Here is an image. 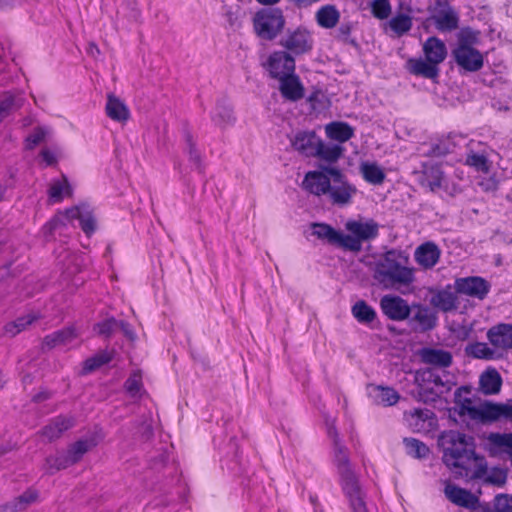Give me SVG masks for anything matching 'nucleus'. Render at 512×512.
<instances>
[{"label": "nucleus", "instance_id": "f257e3e1", "mask_svg": "<svg viewBox=\"0 0 512 512\" xmlns=\"http://www.w3.org/2000/svg\"><path fill=\"white\" fill-rule=\"evenodd\" d=\"M442 461L456 478L481 479L487 472L484 457L475 453L474 439L459 431H444L438 438Z\"/></svg>", "mask_w": 512, "mask_h": 512}, {"label": "nucleus", "instance_id": "f03ea898", "mask_svg": "<svg viewBox=\"0 0 512 512\" xmlns=\"http://www.w3.org/2000/svg\"><path fill=\"white\" fill-rule=\"evenodd\" d=\"M302 186L315 196H324L337 207L351 205L358 192L339 168L331 166H320L319 170L307 172Z\"/></svg>", "mask_w": 512, "mask_h": 512}, {"label": "nucleus", "instance_id": "7ed1b4c3", "mask_svg": "<svg viewBox=\"0 0 512 512\" xmlns=\"http://www.w3.org/2000/svg\"><path fill=\"white\" fill-rule=\"evenodd\" d=\"M409 258L401 251L391 249L375 263L373 279L387 290L403 292L415 282V268L409 267Z\"/></svg>", "mask_w": 512, "mask_h": 512}, {"label": "nucleus", "instance_id": "20e7f679", "mask_svg": "<svg viewBox=\"0 0 512 512\" xmlns=\"http://www.w3.org/2000/svg\"><path fill=\"white\" fill-rule=\"evenodd\" d=\"M334 462L340 475L342 491L348 500L351 511L369 512L365 501L366 495L351 467L348 449L341 443L340 439H336Z\"/></svg>", "mask_w": 512, "mask_h": 512}, {"label": "nucleus", "instance_id": "39448f33", "mask_svg": "<svg viewBox=\"0 0 512 512\" xmlns=\"http://www.w3.org/2000/svg\"><path fill=\"white\" fill-rule=\"evenodd\" d=\"M345 229L349 234L343 233V250L358 253L362 250L364 242L371 241L379 235V224L373 220H348Z\"/></svg>", "mask_w": 512, "mask_h": 512}, {"label": "nucleus", "instance_id": "423d86ee", "mask_svg": "<svg viewBox=\"0 0 512 512\" xmlns=\"http://www.w3.org/2000/svg\"><path fill=\"white\" fill-rule=\"evenodd\" d=\"M96 445L93 439H80L69 446L66 452L49 456L45 461V468L49 474L66 469L79 462L84 454Z\"/></svg>", "mask_w": 512, "mask_h": 512}, {"label": "nucleus", "instance_id": "0eeeda50", "mask_svg": "<svg viewBox=\"0 0 512 512\" xmlns=\"http://www.w3.org/2000/svg\"><path fill=\"white\" fill-rule=\"evenodd\" d=\"M285 26V18L278 8H266L258 11L253 18V28L258 37L274 40Z\"/></svg>", "mask_w": 512, "mask_h": 512}, {"label": "nucleus", "instance_id": "6e6552de", "mask_svg": "<svg viewBox=\"0 0 512 512\" xmlns=\"http://www.w3.org/2000/svg\"><path fill=\"white\" fill-rule=\"evenodd\" d=\"M453 410L460 417L485 424L496 421L497 404L485 401L476 405L472 399L464 398L456 401Z\"/></svg>", "mask_w": 512, "mask_h": 512}, {"label": "nucleus", "instance_id": "1a4fd4ad", "mask_svg": "<svg viewBox=\"0 0 512 512\" xmlns=\"http://www.w3.org/2000/svg\"><path fill=\"white\" fill-rule=\"evenodd\" d=\"M452 56L456 64L468 72L479 71L484 64L481 52L467 41H459L457 47L452 51Z\"/></svg>", "mask_w": 512, "mask_h": 512}, {"label": "nucleus", "instance_id": "9d476101", "mask_svg": "<svg viewBox=\"0 0 512 512\" xmlns=\"http://www.w3.org/2000/svg\"><path fill=\"white\" fill-rule=\"evenodd\" d=\"M78 219L81 229L87 236H90L96 229L95 218L86 207H72L67 209L64 214L54 217L50 222V229H57L59 225L64 224V220Z\"/></svg>", "mask_w": 512, "mask_h": 512}, {"label": "nucleus", "instance_id": "9b49d317", "mask_svg": "<svg viewBox=\"0 0 512 512\" xmlns=\"http://www.w3.org/2000/svg\"><path fill=\"white\" fill-rule=\"evenodd\" d=\"M410 309L411 314L408 321L414 331L423 333L436 327L438 321L437 313L430 307L413 303Z\"/></svg>", "mask_w": 512, "mask_h": 512}, {"label": "nucleus", "instance_id": "f8f14e48", "mask_svg": "<svg viewBox=\"0 0 512 512\" xmlns=\"http://www.w3.org/2000/svg\"><path fill=\"white\" fill-rule=\"evenodd\" d=\"M280 44L291 53L300 55L312 49L313 38L306 28L298 27L295 30H288Z\"/></svg>", "mask_w": 512, "mask_h": 512}, {"label": "nucleus", "instance_id": "ddd939ff", "mask_svg": "<svg viewBox=\"0 0 512 512\" xmlns=\"http://www.w3.org/2000/svg\"><path fill=\"white\" fill-rule=\"evenodd\" d=\"M380 308L382 313L390 320H407L411 314V306L407 300L398 296L387 294L380 299Z\"/></svg>", "mask_w": 512, "mask_h": 512}, {"label": "nucleus", "instance_id": "4468645a", "mask_svg": "<svg viewBox=\"0 0 512 512\" xmlns=\"http://www.w3.org/2000/svg\"><path fill=\"white\" fill-rule=\"evenodd\" d=\"M490 288V283L479 276L458 278L454 283V289L457 293L479 300L486 298Z\"/></svg>", "mask_w": 512, "mask_h": 512}, {"label": "nucleus", "instance_id": "2eb2a0df", "mask_svg": "<svg viewBox=\"0 0 512 512\" xmlns=\"http://www.w3.org/2000/svg\"><path fill=\"white\" fill-rule=\"evenodd\" d=\"M267 69L272 78L279 80L295 71V60L285 51H276L269 56Z\"/></svg>", "mask_w": 512, "mask_h": 512}, {"label": "nucleus", "instance_id": "dca6fc26", "mask_svg": "<svg viewBox=\"0 0 512 512\" xmlns=\"http://www.w3.org/2000/svg\"><path fill=\"white\" fill-rule=\"evenodd\" d=\"M409 427L415 432H427L431 430L437 422L435 413L430 409L415 408L404 414Z\"/></svg>", "mask_w": 512, "mask_h": 512}, {"label": "nucleus", "instance_id": "f3484780", "mask_svg": "<svg viewBox=\"0 0 512 512\" xmlns=\"http://www.w3.org/2000/svg\"><path fill=\"white\" fill-rule=\"evenodd\" d=\"M419 183L433 193L446 189V177L439 165H424Z\"/></svg>", "mask_w": 512, "mask_h": 512}, {"label": "nucleus", "instance_id": "a211bd4d", "mask_svg": "<svg viewBox=\"0 0 512 512\" xmlns=\"http://www.w3.org/2000/svg\"><path fill=\"white\" fill-rule=\"evenodd\" d=\"M441 257V250L432 241H426L414 251L415 262L424 270L432 269L437 265Z\"/></svg>", "mask_w": 512, "mask_h": 512}, {"label": "nucleus", "instance_id": "6ab92c4d", "mask_svg": "<svg viewBox=\"0 0 512 512\" xmlns=\"http://www.w3.org/2000/svg\"><path fill=\"white\" fill-rule=\"evenodd\" d=\"M453 376L445 370L436 371L435 369H422L416 373V381L432 382L443 393H447L455 385Z\"/></svg>", "mask_w": 512, "mask_h": 512}, {"label": "nucleus", "instance_id": "aec40b11", "mask_svg": "<svg viewBox=\"0 0 512 512\" xmlns=\"http://www.w3.org/2000/svg\"><path fill=\"white\" fill-rule=\"evenodd\" d=\"M279 91L288 101L296 102L304 97V86L295 71L279 79Z\"/></svg>", "mask_w": 512, "mask_h": 512}, {"label": "nucleus", "instance_id": "412c9836", "mask_svg": "<svg viewBox=\"0 0 512 512\" xmlns=\"http://www.w3.org/2000/svg\"><path fill=\"white\" fill-rule=\"evenodd\" d=\"M430 303L434 308L443 312H450L458 308V297L450 285L433 293Z\"/></svg>", "mask_w": 512, "mask_h": 512}, {"label": "nucleus", "instance_id": "4be33fe9", "mask_svg": "<svg viewBox=\"0 0 512 512\" xmlns=\"http://www.w3.org/2000/svg\"><path fill=\"white\" fill-rule=\"evenodd\" d=\"M487 337L495 348L512 349V324L501 323L491 327Z\"/></svg>", "mask_w": 512, "mask_h": 512}, {"label": "nucleus", "instance_id": "5701e85b", "mask_svg": "<svg viewBox=\"0 0 512 512\" xmlns=\"http://www.w3.org/2000/svg\"><path fill=\"white\" fill-rule=\"evenodd\" d=\"M446 497L454 504L468 508L475 509L478 504V498L470 491L457 487L452 484H447L444 489Z\"/></svg>", "mask_w": 512, "mask_h": 512}, {"label": "nucleus", "instance_id": "b1692460", "mask_svg": "<svg viewBox=\"0 0 512 512\" xmlns=\"http://www.w3.org/2000/svg\"><path fill=\"white\" fill-rule=\"evenodd\" d=\"M73 426L74 419L72 417L59 415L44 426L40 433L48 441H53L60 438L65 431Z\"/></svg>", "mask_w": 512, "mask_h": 512}, {"label": "nucleus", "instance_id": "393cba45", "mask_svg": "<svg viewBox=\"0 0 512 512\" xmlns=\"http://www.w3.org/2000/svg\"><path fill=\"white\" fill-rule=\"evenodd\" d=\"M320 138L315 132H299L292 139L291 143L295 150L304 156H314L317 151V146Z\"/></svg>", "mask_w": 512, "mask_h": 512}, {"label": "nucleus", "instance_id": "a878e982", "mask_svg": "<svg viewBox=\"0 0 512 512\" xmlns=\"http://www.w3.org/2000/svg\"><path fill=\"white\" fill-rule=\"evenodd\" d=\"M311 230L312 235L318 239L343 249V233L334 229L331 225L314 222L311 224Z\"/></svg>", "mask_w": 512, "mask_h": 512}, {"label": "nucleus", "instance_id": "bb28decb", "mask_svg": "<svg viewBox=\"0 0 512 512\" xmlns=\"http://www.w3.org/2000/svg\"><path fill=\"white\" fill-rule=\"evenodd\" d=\"M435 27L441 32H450L458 28L459 17L450 6L437 11L433 16Z\"/></svg>", "mask_w": 512, "mask_h": 512}, {"label": "nucleus", "instance_id": "cd10ccee", "mask_svg": "<svg viewBox=\"0 0 512 512\" xmlns=\"http://www.w3.org/2000/svg\"><path fill=\"white\" fill-rule=\"evenodd\" d=\"M425 58L439 65L447 55L445 43L437 37H429L423 44Z\"/></svg>", "mask_w": 512, "mask_h": 512}, {"label": "nucleus", "instance_id": "c85d7f7f", "mask_svg": "<svg viewBox=\"0 0 512 512\" xmlns=\"http://www.w3.org/2000/svg\"><path fill=\"white\" fill-rule=\"evenodd\" d=\"M105 110L107 116L117 122H126L130 117L128 107L113 94H108Z\"/></svg>", "mask_w": 512, "mask_h": 512}, {"label": "nucleus", "instance_id": "c756f323", "mask_svg": "<svg viewBox=\"0 0 512 512\" xmlns=\"http://www.w3.org/2000/svg\"><path fill=\"white\" fill-rule=\"evenodd\" d=\"M370 396L376 404L385 407L395 405L400 399V395L395 389L383 386H371Z\"/></svg>", "mask_w": 512, "mask_h": 512}, {"label": "nucleus", "instance_id": "7c9ffc66", "mask_svg": "<svg viewBox=\"0 0 512 512\" xmlns=\"http://www.w3.org/2000/svg\"><path fill=\"white\" fill-rule=\"evenodd\" d=\"M40 317L37 314L29 313L16 318L13 321L6 323L3 327L2 334L8 337H14L22 331H25L30 325H32Z\"/></svg>", "mask_w": 512, "mask_h": 512}, {"label": "nucleus", "instance_id": "2f4dec72", "mask_svg": "<svg viewBox=\"0 0 512 512\" xmlns=\"http://www.w3.org/2000/svg\"><path fill=\"white\" fill-rule=\"evenodd\" d=\"M363 179L372 185H381L385 181L386 174L376 162H362L359 167Z\"/></svg>", "mask_w": 512, "mask_h": 512}, {"label": "nucleus", "instance_id": "473e14b6", "mask_svg": "<svg viewBox=\"0 0 512 512\" xmlns=\"http://www.w3.org/2000/svg\"><path fill=\"white\" fill-rule=\"evenodd\" d=\"M38 498L36 491L27 490L12 501L0 506V512H19L25 510Z\"/></svg>", "mask_w": 512, "mask_h": 512}, {"label": "nucleus", "instance_id": "72a5a7b5", "mask_svg": "<svg viewBox=\"0 0 512 512\" xmlns=\"http://www.w3.org/2000/svg\"><path fill=\"white\" fill-rule=\"evenodd\" d=\"M325 132L328 138L344 143L354 135V129L345 122H331L326 125Z\"/></svg>", "mask_w": 512, "mask_h": 512}, {"label": "nucleus", "instance_id": "f704fd0d", "mask_svg": "<svg viewBox=\"0 0 512 512\" xmlns=\"http://www.w3.org/2000/svg\"><path fill=\"white\" fill-rule=\"evenodd\" d=\"M408 63L410 72L414 75L423 76L428 79H434L439 74L438 65L436 63L430 62L427 59H411Z\"/></svg>", "mask_w": 512, "mask_h": 512}, {"label": "nucleus", "instance_id": "c9c22d12", "mask_svg": "<svg viewBox=\"0 0 512 512\" xmlns=\"http://www.w3.org/2000/svg\"><path fill=\"white\" fill-rule=\"evenodd\" d=\"M340 19V13L334 5H325L316 12V21L322 28H334Z\"/></svg>", "mask_w": 512, "mask_h": 512}, {"label": "nucleus", "instance_id": "e433bc0d", "mask_svg": "<svg viewBox=\"0 0 512 512\" xmlns=\"http://www.w3.org/2000/svg\"><path fill=\"white\" fill-rule=\"evenodd\" d=\"M344 148L339 144L324 143L321 139L314 156L329 163H335L343 155Z\"/></svg>", "mask_w": 512, "mask_h": 512}, {"label": "nucleus", "instance_id": "4c0bfd02", "mask_svg": "<svg viewBox=\"0 0 512 512\" xmlns=\"http://www.w3.org/2000/svg\"><path fill=\"white\" fill-rule=\"evenodd\" d=\"M353 317L361 324H371L376 318L375 309L364 300L357 301L351 308Z\"/></svg>", "mask_w": 512, "mask_h": 512}, {"label": "nucleus", "instance_id": "58836bf2", "mask_svg": "<svg viewBox=\"0 0 512 512\" xmlns=\"http://www.w3.org/2000/svg\"><path fill=\"white\" fill-rule=\"evenodd\" d=\"M417 382V398L424 403L436 402L444 393L436 387L432 382Z\"/></svg>", "mask_w": 512, "mask_h": 512}, {"label": "nucleus", "instance_id": "ea45409f", "mask_svg": "<svg viewBox=\"0 0 512 512\" xmlns=\"http://www.w3.org/2000/svg\"><path fill=\"white\" fill-rule=\"evenodd\" d=\"M486 150L480 152L470 151L466 157V164L473 167L476 171L488 173L491 168V161Z\"/></svg>", "mask_w": 512, "mask_h": 512}, {"label": "nucleus", "instance_id": "a19ab883", "mask_svg": "<svg viewBox=\"0 0 512 512\" xmlns=\"http://www.w3.org/2000/svg\"><path fill=\"white\" fill-rule=\"evenodd\" d=\"M71 194L72 188L65 176L61 180L52 181L48 190L49 200L53 203L60 202L64 196H70Z\"/></svg>", "mask_w": 512, "mask_h": 512}, {"label": "nucleus", "instance_id": "79ce46f5", "mask_svg": "<svg viewBox=\"0 0 512 512\" xmlns=\"http://www.w3.org/2000/svg\"><path fill=\"white\" fill-rule=\"evenodd\" d=\"M212 120L222 128L232 125L235 122L232 107L225 102L217 103Z\"/></svg>", "mask_w": 512, "mask_h": 512}, {"label": "nucleus", "instance_id": "37998d69", "mask_svg": "<svg viewBox=\"0 0 512 512\" xmlns=\"http://www.w3.org/2000/svg\"><path fill=\"white\" fill-rule=\"evenodd\" d=\"M421 361L429 365L426 369L442 371L452 364V354H420Z\"/></svg>", "mask_w": 512, "mask_h": 512}, {"label": "nucleus", "instance_id": "c03bdc74", "mask_svg": "<svg viewBox=\"0 0 512 512\" xmlns=\"http://www.w3.org/2000/svg\"><path fill=\"white\" fill-rule=\"evenodd\" d=\"M480 386L485 394H495L501 387V377L497 371H486L480 377Z\"/></svg>", "mask_w": 512, "mask_h": 512}, {"label": "nucleus", "instance_id": "a18cd8bd", "mask_svg": "<svg viewBox=\"0 0 512 512\" xmlns=\"http://www.w3.org/2000/svg\"><path fill=\"white\" fill-rule=\"evenodd\" d=\"M412 26V17L404 13L396 14L389 21L390 29L399 37L409 32Z\"/></svg>", "mask_w": 512, "mask_h": 512}, {"label": "nucleus", "instance_id": "49530a36", "mask_svg": "<svg viewBox=\"0 0 512 512\" xmlns=\"http://www.w3.org/2000/svg\"><path fill=\"white\" fill-rule=\"evenodd\" d=\"M111 361L112 354H95L84 361L80 375H88Z\"/></svg>", "mask_w": 512, "mask_h": 512}, {"label": "nucleus", "instance_id": "de8ad7c7", "mask_svg": "<svg viewBox=\"0 0 512 512\" xmlns=\"http://www.w3.org/2000/svg\"><path fill=\"white\" fill-rule=\"evenodd\" d=\"M403 443L407 454L414 458H425L430 452L426 444L415 438H404Z\"/></svg>", "mask_w": 512, "mask_h": 512}, {"label": "nucleus", "instance_id": "09e8293b", "mask_svg": "<svg viewBox=\"0 0 512 512\" xmlns=\"http://www.w3.org/2000/svg\"><path fill=\"white\" fill-rule=\"evenodd\" d=\"M185 150L187 151L189 155V161L192 163V165L198 169L201 170V154L197 150L195 142L193 140L192 135L190 132L186 131L185 135Z\"/></svg>", "mask_w": 512, "mask_h": 512}, {"label": "nucleus", "instance_id": "8fccbe9b", "mask_svg": "<svg viewBox=\"0 0 512 512\" xmlns=\"http://www.w3.org/2000/svg\"><path fill=\"white\" fill-rule=\"evenodd\" d=\"M48 134V130L45 127H36L26 138L25 148L27 150H33L36 146L42 143Z\"/></svg>", "mask_w": 512, "mask_h": 512}, {"label": "nucleus", "instance_id": "3c124183", "mask_svg": "<svg viewBox=\"0 0 512 512\" xmlns=\"http://www.w3.org/2000/svg\"><path fill=\"white\" fill-rule=\"evenodd\" d=\"M392 8L389 0H374L371 3V12L377 19H387L391 14Z\"/></svg>", "mask_w": 512, "mask_h": 512}, {"label": "nucleus", "instance_id": "603ef678", "mask_svg": "<svg viewBox=\"0 0 512 512\" xmlns=\"http://www.w3.org/2000/svg\"><path fill=\"white\" fill-rule=\"evenodd\" d=\"M124 387L130 396L135 397L142 389V375L140 371L133 372L125 381Z\"/></svg>", "mask_w": 512, "mask_h": 512}, {"label": "nucleus", "instance_id": "864d4df0", "mask_svg": "<svg viewBox=\"0 0 512 512\" xmlns=\"http://www.w3.org/2000/svg\"><path fill=\"white\" fill-rule=\"evenodd\" d=\"M119 321L114 317L107 318L95 325V331L102 336L109 337L118 330Z\"/></svg>", "mask_w": 512, "mask_h": 512}, {"label": "nucleus", "instance_id": "5fc2aeb1", "mask_svg": "<svg viewBox=\"0 0 512 512\" xmlns=\"http://www.w3.org/2000/svg\"><path fill=\"white\" fill-rule=\"evenodd\" d=\"M15 107V98L10 93L0 95V122L6 118Z\"/></svg>", "mask_w": 512, "mask_h": 512}, {"label": "nucleus", "instance_id": "6e6d98bb", "mask_svg": "<svg viewBox=\"0 0 512 512\" xmlns=\"http://www.w3.org/2000/svg\"><path fill=\"white\" fill-rule=\"evenodd\" d=\"M489 440L491 443L498 447H507L512 449V433L508 434H500V433H491L489 435Z\"/></svg>", "mask_w": 512, "mask_h": 512}, {"label": "nucleus", "instance_id": "4d7b16f0", "mask_svg": "<svg viewBox=\"0 0 512 512\" xmlns=\"http://www.w3.org/2000/svg\"><path fill=\"white\" fill-rule=\"evenodd\" d=\"M497 512H512V496L498 495L495 498Z\"/></svg>", "mask_w": 512, "mask_h": 512}, {"label": "nucleus", "instance_id": "13d9d810", "mask_svg": "<svg viewBox=\"0 0 512 512\" xmlns=\"http://www.w3.org/2000/svg\"><path fill=\"white\" fill-rule=\"evenodd\" d=\"M56 333L61 334V336L58 337L60 347L71 343L73 340L77 338V333L73 327H67L62 330H58L56 331Z\"/></svg>", "mask_w": 512, "mask_h": 512}, {"label": "nucleus", "instance_id": "bf43d9fd", "mask_svg": "<svg viewBox=\"0 0 512 512\" xmlns=\"http://www.w3.org/2000/svg\"><path fill=\"white\" fill-rule=\"evenodd\" d=\"M500 419L512 421V400L505 404H497L496 421Z\"/></svg>", "mask_w": 512, "mask_h": 512}, {"label": "nucleus", "instance_id": "052dcab7", "mask_svg": "<svg viewBox=\"0 0 512 512\" xmlns=\"http://www.w3.org/2000/svg\"><path fill=\"white\" fill-rule=\"evenodd\" d=\"M60 336H61V334L56 333V331L53 332L52 334L47 335L43 341L45 347L47 349L60 348V343H59V339H58V337H60Z\"/></svg>", "mask_w": 512, "mask_h": 512}, {"label": "nucleus", "instance_id": "680f3d73", "mask_svg": "<svg viewBox=\"0 0 512 512\" xmlns=\"http://www.w3.org/2000/svg\"><path fill=\"white\" fill-rule=\"evenodd\" d=\"M448 153L449 149L445 144H435L431 147L427 155L432 157H441Z\"/></svg>", "mask_w": 512, "mask_h": 512}, {"label": "nucleus", "instance_id": "e2e57ef3", "mask_svg": "<svg viewBox=\"0 0 512 512\" xmlns=\"http://www.w3.org/2000/svg\"><path fill=\"white\" fill-rule=\"evenodd\" d=\"M118 330H121L125 337L129 339L130 341H134L136 338V334L134 333L131 325L125 321L120 320L119 321V327Z\"/></svg>", "mask_w": 512, "mask_h": 512}, {"label": "nucleus", "instance_id": "0e129e2a", "mask_svg": "<svg viewBox=\"0 0 512 512\" xmlns=\"http://www.w3.org/2000/svg\"><path fill=\"white\" fill-rule=\"evenodd\" d=\"M40 155L47 166L53 165L57 162L54 152L50 151L49 149H43Z\"/></svg>", "mask_w": 512, "mask_h": 512}, {"label": "nucleus", "instance_id": "69168bd1", "mask_svg": "<svg viewBox=\"0 0 512 512\" xmlns=\"http://www.w3.org/2000/svg\"><path fill=\"white\" fill-rule=\"evenodd\" d=\"M505 480H506V474L502 470H499L494 477L489 476L487 478V481L489 483L497 484V485L503 484L505 482Z\"/></svg>", "mask_w": 512, "mask_h": 512}, {"label": "nucleus", "instance_id": "338daca9", "mask_svg": "<svg viewBox=\"0 0 512 512\" xmlns=\"http://www.w3.org/2000/svg\"><path fill=\"white\" fill-rule=\"evenodd\" d=\"M51 398V392L47 390H42L35 394L32 398V401L35 403H41Z\"/></svg>", "mask_w": 512, "mask_h": 512}, {"label": "nucleus", "instance_id": "774afa93", "mask_svg": "<svg viewBox=\"0 0 512 512\" xmlns=\"http://www.w3.org/2000/svg\"><path fill=\"white\" fill-rule=\"evenodd\" d=\"M338 33H339V38H341L342 40H346L351 33V25L348 23L342 24L338 29Z\"/></svg>", "mask_w": 512, "mask_h": 512}]
</instances>
